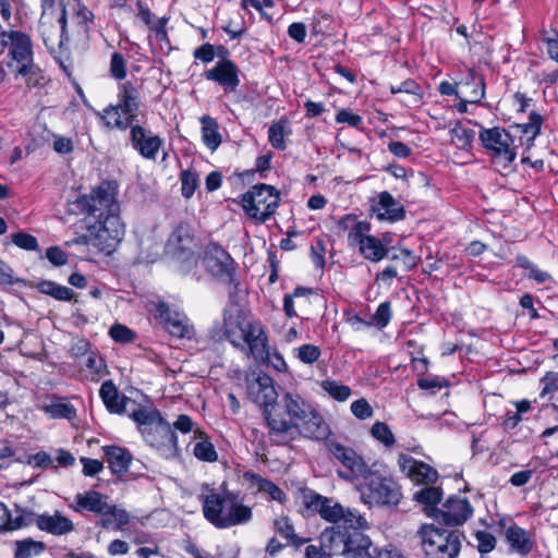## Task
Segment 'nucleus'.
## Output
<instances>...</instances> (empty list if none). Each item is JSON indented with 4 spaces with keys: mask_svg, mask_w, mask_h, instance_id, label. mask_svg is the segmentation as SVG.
Segmentation results:
<instances>
[{
    "mask_svg": "<svg viewBox=\"0 0 558 558\" xmlns=\"http://www.w3.org/2000/svg\"><path fill=\"white\" fill-rule=\"evenodd\" d=\"M270 440L288 445L299 436L324 438L328 433L323 417L299 396L287 392L281 400L264 409Z\"/></svg>",
    "mask_w": 558,
    "mask_h": 558,
    "instance_id": "f257e3e1",
    "label": "nucleus"
},
{
    "mask_svg": "<svg viewBox=\"0 0 558 558\" xmlns=\"http://www.w3.org/2000/svg\"><path fill=\"white\" fill-rule=\"evenodd\" d=\"M204 517L218 529L246 523L252 518L251 508L241 505L230 493L209 494L203 501Z\"/></svg>",
    "mask_w": 558,
    "mask_h": 558,
    "instance_id": "f03ea898",
    "label": "nucleus"
},
{
    "mask_svg": "<svg viewBox=\"0 0 558 558\" xmlns=\"http://www.w3.org/2000/svg\"><path fill=\"white\" fill-rule=\"evenodd\" d=\"M117 183L104 181L93 189L88 195H83L69 204V211L74 215H87L104 218L107 215H119L117 202Z\"/></svg>",
    "mask_w": 558,
    "mask_h": 558,
    "instance_id": "7ed1b4c3",
    "label": "nucleus"
},
{
    "mask_svg": "<svg viewBox=\"0 0 558 558\" xmlns=\"http://www.w3.org/2000/svg\"><path fill=\"white\" fill-rule=\"evenodd\" d=\"M118 98L116 106L104 110L102 120L108 128L126 130L137 118L140 93L131 82H125L119 88Z\"/></svg>",
    "mask_w": 558,
    "mask_h": 558,
    "instance_id": "20e7f679",
    "label": "nucleus"
},
{
    "mask_svg": "<svg viewBox=\"0 0 558 558\" xmlns=\"http://www.w3.org/2000/svg\"><path fill=\"white\" fill-rule=\"evenodd\" d=\"M360 486L361 499L364 504L376 506H397L402 494L399 485L391 478L369 469Z\"/></svg>",
    "mask_w": 558,
    "mask_h": 558,
    "instance_id": "39448f33",
    "label": "nucleus"
},
{
    "mask_svg": "<svg viewBox=\"0 0 558 558\" xmlns=\"http://www.w3.org/2000/svg\"><path fill=\"white\" fill-rule=\"evenodd\" d=\"M422 547L429 558H456L461 548L460 534L435 525H424L421 531Z\"/></svg>",
    "mask_w": 558,
    "mask_h": 558,
    "instance_id": "423d86ee",
    "label": "nucleus"
},
{
    "mask_svg": "<svg viewBox=\"0 0 558 558\" xmlns=\"http://www.w3.org/2000/svg\"><path fill=\"white\" fill-rule=\"evenodd\" d=\"M0 46L9 48L11 60L7 66L16 75L26 76L33 71V50L31 38L19 31H2Z\"/></svg>",
    "mask_w": 558,
    "mask_h": 558,
    "instance_id": "0eeeda50",
    "label": "nucleus"
},
{
    "mask_svg": "<svg viewBox=\"0 0 558 558\" xmlns=\"http://www.w3.org/2000/svg\"><path fill=\"white\" fill-rule=\"evenodd\" d=\"M279 201L274 186L257 184L242 195V207L250 218L263 223L275 214Z\"/></svg>",
    "mask_w": 558,
    "mask_h": 558,
    "instance_id": "6e6552de",
    "label": "nucleus"
},
{
    "mask_svg": "<svg viewBox=\"0 0 558 558\" xmlns=\"http://www.w3.org/2000/svg\"><path fill=\"white\" fill-rule=\"evenodd\" d=\"M124 235V225L119 215H107L89 225L92 246L110 254Z\"/></svg>",
    "mask_w": 558,
    "mask_h": 558,
    "instance_id": "1a4fd4ad",
    "label": "nucleus"
},
{
    "mask_svg": "<svg viewBox=\"0 0 558 558\" xmlns=\"http://www.w3.org/2000/svg\"><path fill=\"white\" fill-rule=\"evenodd\" d=\"M326 445L329 452L343 466V470H338V475L341 478L354 482L361 477L363 478L368 473V465L353 448L347 447L333 439L328 440Z\"/></svg>",
    "mask_w": 558,
    "mask_h": 558,
    "instance_id": "9d476101",
    "label": "nucleus"
},
{
    "mask_svg": "<svg viewBox=\"0 0 558 558\" xmlns=\"http://www.w3.org/2000/svg\"><path fill=\"white\" fill-rule=\"evenodd\" d=\"M480 140L484 147L492 150L495 158L502 161L505 166L515 159V151L510 147L512 138L506 130L500 128L483 129Z\"/></svg>",
    "mask_w": 558,
    "mask_h": 558,
    "instance_id": "9b49d317",
    "label": "nucleus"
},
{
    "mask_svg": "<svg viewBox=\"0 0 558 558\" xmlns=\"http://www.w3.org/2000/svg\"><path fill=\"white\" fill-rule=\"evenodd\" d=\"M206 269L215 277L231 281L234 271L233 259L227 251L215 243L207 245L204 255Z\"/></svg>",
    "mask_w": 558,
    "mask_h": 558,
    "instance_id": "f8f14e48",
    "label": "nucleus"
},
{
    "mask_svg": "<svg viewBox=\"0 0 558 558\" xmlns=\"http://www.w3.org/2000/svg\"><path fill=\"white\" fill-rule=\"evenodd\" d=\"M246 393L254 403L264 409L275 403L278 398L271 377L265 373L246 378Z\"/></svg>",
    "mask_w": 558,
    "mask_h": 558,
    "instance_id": "ddd939ff",
    "label": "nucleus"
},
{
    "mask_svg": "<svg viewBox=\"0 0 558 558\" xmlns=\"http://www.w3.org/2000/svg\"><path fill=\"white\" fill-rule=\"evenodd\" d=\"M438 522L454 526L463 524L473 513V508L466 498L450 497L442 509H433Z\"/></svg>",
    "mask_w": 558,
    "mask_h": 558,
    "instance_id": "4468645a",
    "label": "nucleus"
},
{
    "mask_svg": "<svg viewBox=\"0 0 558 558\" xmlns=\"http://www.w3.org/2000/svg\"><path fill=\"white\" fill-rule=\"evenodd\" d=\"M194 239L186 223H179L170 234L167 251L179 260H189L194 255Z\"/></svg>",
    "mask_w": 558,
    "mask_h": 558,
    "instance_id": "2eb2a0df",
    "label": "nucleus"
},
{
    "mask_svg": "<svg viewBox=\"0 0 558 558\" xmlns=\"http://www.w3.org/2000/svg\"><path fill=\"white\" fill-rule=\"evenodd\" d=\"M304 505L307 509L319 513L323 519L335 523V525L340 524L341 518L344 515V508L340 504L312 490L304 494Z\"/></svg>",
    "mask_w": 558,
    "mask_h": 558,
    "instance_id": "dca6fc26",
    "label": "nucleus"
},
{
    "mask_svg": "<svg viewBox=\"0 0 558 558\" xmlns=\"http://www.w3.org/2000/svg\"><path fill=\"white\" fill-rule=\"evenodd\" d=\"M144 437L153 447L166 448L169 451L178 450V438L175 432L161 416L151 427H149L148 432H144Z\"/></svg>",
    "mask_w": 558,
    "mask_h": 558,
    "instance_id": "f3484780",
    "label": "nucleus"
},
{
    "mask_svg": "<svg viewBox=\"0 0 558 558\" xmlns=\"http://www.w3.org/2000/svg\"><path fill=\"white\" fill-rule=\"evenodd\" d=\"M158 314L166 329L172 337L180 339H192L194 337V328L189 324V319L185 315L171 313L165 304L159 305Z\"/></svg>",
    "mask_w": 558,
    "mask_h": 558,
    "instance_id": "a211bd4d",
    "label": "nucleus"
},
{
    "mask_svg": "<svg viewBox=\"0 0 558 558\" xmlns=\"http://www.w3.org/2000/svg\"><path fill=\"white\" fill-rule=\"evenodd\" d=\"M398 463L402 472L417 483L433 484L438 477L435 469L411 456L400 454Z\"/></svg>",
    "mask_w": 558,
    "mask_h": 558,
    "instance_id": "6ab92c4d",
    "label": "nucleus"
},
{
    "mask_svg": "<svg viewBox=\"0 0 558 558\" xmlns=\"http://www.w3.org/2000/svg\"><path fill=\"white\" fill-rule=\"evenodd\" d=\"M247 323L238 308L236 305H230L223 311V336L234 345L235 348L243 349L241 343V336L245 331Z\"/></svg>",
    "mask_w": 558,
    "mask_h": 558,
    "instance_id": "aec40b11",
    "label": "nucleus"
},
{
    "mask_svg": "<svg viewBox=\"0 0 558 558\" xmlns=\"http://www.w3.org/2000/svg\"><path fill=\"white\" fill-rule=\"evenodd\" d=\"M238 68L231 60H221L205 73L209 81H215L225 87L226 90L233 92L238 87L240 80Z\"/></svg>",
    "mask_w": 558,
    "mask_h": 558,
    "instance_id": "412c9836",
    "label": "nucleus"
},
{
    "mask_svg": "<svg viewBox=\"0 0 558 558\" xmlns=\"http://www.w3.org/2000/svg\"><path fill=\"white\" fill-rule=\"evenodd\" d=\"M241 341L248 347L250 354L257 361H263L268 356L267 338L259 324L247 323Z\"/></svg>",
    "mask_w": 558,
    "mask_h": 558,
    "instance_id": "4be33fe9",
    "label": "nucleus"
},
{
    "mask_svg": "<svg viewBox=\"0 0 558 558\" xmlns=\"http://www.w3.org/2000/svg\"><path fill=\"white\" fill-rule=\"evenodd\" d=\"M460 99L464 102L477 104L485 94V82L482 75L469 70L464 77L458 82Z\"/></svg>",
    "mask_w": 558,
    "mask_h": 558,
    "instance_id": "5701e85b",
    "label": "nucleus"
},
{
    "mask_svg": "<svg viewBox=\"0 0 558 558\" xmlns=\"http://www.w3.org/2000/svg\"><path fill=\"white\" fill-rule=\"evenodd\" d=\"M131 141L134 148L147 159H156L162 145V140L159 136H147L146 131L140 125L132 126Z\"/></svg>",
    "mask_w": 558,
    "mask_h": 558,
    "instance_id": "b1692460",
    "label": "nucleus"
},
{
    "mask_svg": "<svg viewBox=\"0 0 558 558\" xmlns=\"http://www.w3.org/2000/svg\"><path fill=\"white\" fill-rule=\"evenodd\" d=\"M372 542L362 531L349 530L342 556L344 558H375L371 553Z\"/></svg>",
    "mask_w": 558,
    "mask_h": 558,
    "instance_id": "393cba45",
    "label": "nucleus"
},
{
    "mask_svg": "<svg viewBox=\"0 0 558 558\" xmlns=\"http://www.w3.org/2000/svg\"><path fill=\"white\" fill-rule=\"evenodd\" d=\"M349 530H343L341 524L327 527L320 534V544L324 550L328 553V556L343 554Z\"/></svg>",
    "mask_w": 558,
    "mask_h": 558,
    "instance_id": "a878e982",
    "label": "nucleus"
},
{
    "mask_svg": "<svg viewBox=\"0 0 558 558\" xmlns=\"http://www.w3.org/2000/svg\"><path fill=\"white\" fill-rule=\"evenodd\" d=\"M36 524L41 531H46L53 535H64L74 530L73 522L59 512L38 515Z\"/></svg>",
    "mask_w": 558,
    "mask_h": 558,
    "instance_id": "bb28decb",
    "label": "nucleus"
},
{
    "mask_svg": "<svg viewBox=\"0 0 558 558\" xmlns=\"http://www.w3.org/2000/svg\"><path fill=\"white\" fill-rule=\"evenodd\" d=\"M104 452L111 472L116 475L122 476L132 465V456L124 448L118 446H106L104 447Z\"/></svg>",
    "mask_w": 558,
    "mask_h": 558,
    "instance_id": "cd10ccee",
    "label": "nucleus"
},
{
    "mask_svg": "<svg viewBox=\"0 0 558 558\" xmlns=\"http://www.w3.org/2000/svg\"><path fill=\"white\" fill-rule=\"evenodd\" d=\"M99 395L107 408L111 413H123L126 403L130 401L129 398L121 396L112 380L102 383Z\"/></svg>",
    "mask_w": 558,
    "mask_h": 558,
    "instance_id": "c85d7f7f",
    "label": "nucleus"
},
{
    "mask_svg": "<svg viewBox=\"0 0 558 558\" xmlns=\"http://www.w3.org/2000/svg\"><path fill=\"white\" fill-rule=\"evenodd\" d=\"M74 502L75 511H90L96 514H101V512L107 511L108 505L104 499V496L96 490H88L86 493L75 495Z\"/></svg>",
    "mask_w": 558,
    "mask_h": 558,
    "instance_id": "c756f323",
    "label": "nucleus"
},
{
    "mask_svg": "<svg viewBox=\"0 0 558 558\" xmlns=\"http://www.w3.org/2000/svg\"><path fill=\"white\" fill-rule=\"evenodd\" d=\"M378 218L390 221H398L404 217V208L391 194L383 192L379 194Z\"/></svg>",
    "mask_w": 558,
    "mask_h": 558,
    "instance_id": "7c9ffc66",
    "label": "nucleus"
},
{
    "mask_svg": "<svg viewBox=\"0 0 558 558\" xmlns=\"http://www.w3.org/2000/svg\"><path fill=\"white\" fill-rule=\"evenodd\" d=\"M100 515V524L107 530H121L130 520L125 510L109 504L107 505V511L101 512Z\"/></svg>",
    "mask_w": 558,
    "mask_h": 558,
    "instance_id": "2f4dec72",
    "label": "nucleus"
},
{
    "mask_svg": "<svg viewBox=\"0 0 558 558\" xmlns=\"http://www.w3.org/2000/svg\"><path fill=\"white\" fill-rule=\"evenodd\" d=\"M506 538L511 548L521 554H527L532 549V542L529 538L526 531L518 525H511L506 531Z\"/></svg>",
    "mask_w": 558,
    "mask_h": 558,
    "instance_id": "473e14b6",
    "label": "nucleus"
},
{
    "mask_svg": "<svg viewBox=\"0 0 558 558\" xmlns=\"http://www.w3.org/2000/svg\"><path fill=\"white\" fill-rule=\"evenodd\" d=\"M202 123V137L205 145L211 149L216 150L221 143V136L218 132V123L216 120L209 116H203L201 118Z\"/></svg>",
    "mask_w": 558,
    "mask_h": 558,
    "instance_id": "72a5a7b5",
    "label": "nucleus"
},
{
    "mask_svg": "<svg viewBox=\"0 0 558 558\" xmlns=\"http://www.w3.org/2000/svg\"><path fill=\"white\" fill-rule=\"evenodd\" d=\"M391 93L403 95L402 101L412 106H417L422 99L421 86L413 80H407L397 86L392 85Z\"/></svg>",
    "mask_w": 558,
    "mask_h": 558,
    "instance_id": "f704fd0d",
    "label": "nucleus"
},
{
    "mask_svg": "<svg viewBox=\"0 0 558 558\" xmlns=\"http://www.w3.org/2000/svg\"><path fill=\"white\" fill-rule=\"evenodd\" d=\"M291 132L289 121L281 119L270 125L268 130V141L274 148L284 150L287 148L284 137L290 135Z\"/></svg>",
    "mask_w": 558,
    "mask_h": 558,
    "instance_id": "c9c22d12",
    "label": "nucleus"
},
{
    "mask_svg": "<svg viewBox=\"0 0 558 558\" xmlns=\"http://www.w3.org/2000/svg\"><path fill=\"white\" fill-rule=\"evenodd\" d=\"M360 253L368 260L379 262L388 256L389 250L385 247L379 239L369 235L361 245Z\"/></svg>",
    "mask_w": 558,
    "mask_h": 558,
    "instance_id": "e433bc0d",
    "label": "nucleus"
},
{
    "mask_svg": "<svg viewBox=\"0 0 558 558\" xmlns=\"http://www.w3.org/2000/svg\"><path fill=\"white\" fill-rule=\"evenodd\" d=\"M39 292L47 294L58 301H71L74 296L72 289L56 283L54 281L44 280L38 283Z\"/></svg>",
    "mask_w": 558,
    "mask_h": 558,
    "instance_id": "4c0bfd02",
    "label": "nucleus"
},
{
    "mask_svg": "<svg viewBox=\"0 0 558 558\" xmlns=\"http://www.w3.org/2000/svg\"><path fill=\"white\" fill-rule=\"evenodd\" d=\"M45 544L32 538H25L15 542V558H32L40 555L45 550Z\"/></svg>",
    "mask_w": 558,
    "mask_h": 558,
    "instance_id": "58836bf2",
    "label": "nucleus"
},
{
    "mask_svg": "<svg viewBox=\"0 0 558 558\" xmlns=\"http://www.w3.org/2000/svg\"><path fill=\"white\" fill-rule=\"evenodd\" d=\"M274 529L277 533L287 538L291 544L299 547L306 543L307 539L300 538L295 533L292 523L287 517H280L275 520Z\"/></svg>",
    "mask_w": 558,
    "mask_h": 558,
    "instance_id": "ea45409f",
    "label": "nucleus"
},
{
    "mask_svg": "<svg viewBox=\"0 0 558 558\" xmlns=\"http://www.w3.org/2000/svg\"><path fill=\"white\" fill-rule=\"evenodd\" d=\"M451 142L461 149L470 148L475 137V131L457 124L451 131Z\"/></svg>",
    "mask_w": 558,
    "mask_h": 558,
    "instance_id": "a19ab883",
    "label": "nucleus"
},
{
    "mask_svg": "<svg viewBox=\"0 0 558 558\" xmlns=\"http://www.w3.org/2000/svg\"><path fill=\"white\" fill-rule=\"evenodd\" d=\"M160 413L157 411H146L145 409L134 410L131 417L138 423L142 434L148 432L156 421L160 417Z\"/></svg>",
    "mask_w": 558,
    "mask_h": 558,
    "instance_id": "79ce46f5",
    "label": "nucleus"
},
{
    "mask_svg": "<svg viewBox=\"0 0 558 558\" xmlns=\"http://www.w3.org/2000/svg\"><path fill=\"white\" fill-rule=\"evenodd\" d=\"M543 118L538 113L532 112L527 123L518 125L523 134H530L527 138L529 145H532L535 137L539 134Z\"/></svg>",
    "mask_w": 558,
    "mask_h": 558,
    "instance_id": "37998d69",
    "label": "nucleus"
},
{
    "mask_svg": "<svg viewBox=\"0 0 558 558\" xmlns=\"http://www.w3.org/2000/svg\"><path fill=\"white\" fill-rule=\"evenodd\" d=\"M322 388L338 401L347 400L351 395V389L336 380H324Z\"/></svg>",
    "mask_w": 558,
    "mask_h": 558,
    "instance_id": "c03bdc74",
    "label": "nucleus"
},
{
    "mask_svg": "<svg viewBox=\"0 0 558 558\" xmlns=\"http://www.w3.org/2000/svg\"><path fill=\"white\" fill-rule=\"evenodd\" d=\"M340 524L343 530L362 531L367 527L365 518L350 509H344V515L341 518Z\"/></svg>",
    "mask_w": 558,
    "mask_h": 558,
    "instance_id": "a18cd8bd",
    "label": "nucleus"
},
{
    "mask_svg": "<svg viewBox=\"0 0 558 558\" xmlns=\"http://www.w3.org/2000/svg\"><path fill=\"white\" fill-rule=\"evenodd\" d=\"M193 453L198 460L206 462H215L218 459L214 445L206 439L195 444Z\"/></svg>",
    "mask_w": 558,
    "mask_h": 558,
    "instance_id": "49530a36",
    "label": "nucleus"
},
{
    "mask_svg": "<svg viewBox=\"0 0 558 558\" xmlns=\"http://www.w3.org/2000/svg\"><path fill=\"white\" fill-rule=\"evenodd\" d=\"M368 231L369 225L367 222L361 221L353 223V227L348 234L349 244L351 246H359L360 250L361 245H363V242H365V239L369 236L366 234Z\"/></svg>",
    "mask_w": 558,
    "mask_h": 558,
    "instance_id": "de8ad7c7",
    "label": "nucleus"
},
{
    "mask_svg": "<svg viewBox=\"0 0 558 558\" xmlns=\"http://www.w3.org/2000/svg\"><path fill=\"white\" fill-rule=\"evenodd\" d=\"M414 499L426 506H433L440 501L441 492L437 487H424L414 494Z\"/></svg>",
    "mask_w": 558,
    "mask_h": 558,
    "instance_id": "09e8293b",
    "label": "nucleus"
},
{
    "mask_svg": "<svg viewBox=\"0 0 558 558\" xmlns=\"http://www.w3.org/2000/svg\"><path fill=\"white\" fill-rule=\"evenodd\" d=\"M373 437L385 446H392L396 441L395 436L386 423L376 422L371 429Z\"/></svg>",
    "mask_w": 558,
    "mask_h": 558,
    "instance_id": "8fccbe9b",
    "label": "nucleus"
},
{
    "mask_svg": "<svg viewBox=\"0 0 558 558\" xmlns=\"http://www.w3.org/2000/svg\"><path fill=\"white\" fill-rule=\"evenodd\" d=\"M45 411L53 418H69L75 416V409L69 403H52Z\"/></svg>",
    "mask_w": 558,
    "mask_h": 558,
    "instance_id": "3c124183",
    "label": "nucleus"
},
{
    "mask_svg": "<svg viewBox=\"0 0 558 558\" xmlns=\"http://www.w3.org/2000/svg\"><path fill=\"white\" fill-rule=\"evenodd\" d=\"M256 485L259 490L269 494L271 499L282 502L286 499V494L272 482L262 478L259 476L255 477Z\"/></svg>",
    "mask_w": 558,
    "mask_h": 558,
    "instance_id": "603ef678",
    "label": "nucleus"
},
{
    "mask_svg": "<svg viewBox=\"0 0 558 558\" xmlns=\"http://www.w3.org/2000/svg\"><path fill=\"white\" fill-rule=\"evenodd\" d=\"M181 191L185 198H190L197 187V175L191 170H183L180 174Z\"/></svg>",
    "mask_w": 558,
    "mask_h": 558,
    "instance_id": "864d4df0",
    "label": "nucleus"
},
{
    "mask_svg": "<svg viewBox=\"0 0 558 558\" xmlns=\"http://www.w3.org/2000/svg\"><path fill=\"white\" fill-rule=\"evenodd\" d=\"M296 356L306 364H312L318 360L320 350L314 344H303L296 350Z\"/></svg>",
    "mask_w": 558,
    "mask_h": 558,
    "instance_id": "5fc2aeb1",
    "label": "nucleus"
},
{
    "mask_svg": "<svg viewBox=\"0 0 558 558\" xmlns=\"http://www.w3.org/2000/svg\"><path fill=\"white\" fill-rule=\"evenodd\" d=\"M110 73L116 80H123L126 75V63L123 56L114 52L110 60Z\"/></svg>",
    "mask_w": 558,
    "mask_h": 558,
    "instance_id": "6e6d98bb",
    "label": "nucleus"
},
{
    "mask_svg": "<svg viewBox=\"0 0 558 558\" xmlns=\"http://www.w3.org/2000/svg\"><path fill=\"white\" fill-rule=\"evenodd\" d=\"M12 242L23 250H27V251L38 250L37 239L28 233L17 232V233L12 234Z\"/></svg>",
    "mask_w": 558,
    "mask_h": 558,
    "instance_id": "4d7b16f0",
    "label": "nucleus"
},
{
    "mask_svg": "<svg viewBox=\"0 0 558 558\" xmlns=\"http://www.w3.org/2000/svg\"><path fill=\"white\" fill-rule=\"evenodd\" d=\"M83 364L95 375H100L106 368L104 359L95 351H90Z\"/></svg>",
    "mask_w": 558,
    "mask_h": 558,
    "instance_id": "13d9d810",
    "label": "nucleus"
},
{
    "mask_svg": "<svg viewBox=\"0 0 558 558\" xmlns=\"http://www.w3.org/2000/svg\"><path fill=\"white\" fill-rule=\"evenodd\" d=\"M22 525V518L16 517L15 519H12L7 507L3 504H0V529L14 530L21 527Z\"/></svg>",
    "mask_w": 558,
    "mask_h": 558,
    "instance_id": "bf43d9fd",
    "label": "nucleus"
},
{
    "mask_svg": "<svg viewBox=\"0 0 558 558\" xmlns=\"http://www.w3.org/2000/svg\"><path fill=\"white\" fill-rule=\"evenodd\" d=\"M390 172L397 179H404V180L411 179L413 183L427 184V178L423 173L418 172V173L414 174L413 172H411V174L409 175L407 170L401 166L390 167Z\"/></svg>",
    "mask_w": 558,
    "mask_h": 558,
    "instance_id": "052dcab7",
    "label": "nucleus"
},
{
    "mask_svg": "<svg viewBox=\"0 0 558 558\" xmlns=\"http://www.w3.org/2000/svg\"><path fill=\"white\" fill-rule=\"evenodd\" d=\"M109 333L112 337V339L118 342L126 343L133 341L134 339V332L130 328L120 324L113 325L110 328Z\"/></svg>",
    "mask_w": 558,
    "mask_h": 558,
    "instance_id": "680f3d73",
    "label": "nucleus"
},
{
    "mask_svg": "<svg viewBox=\"0 0 558 558\" xmlns=\"http://www.w3.org/2000/svg\"><path fill=\"white\" fill-rule=\"evenodd\" d=\"M477 539V547L480 553L485 554L489 553L495 548L496 545V538L493 536V534L486 532V531H478L475 534Z\"/></svg>",
    "mask_w": 558,
    "mask_h": 558,
    "instance_id": "e2e57ef3",
    "label": "nucleus"
},
{
    "mask_svg": "<svg viewBox=\"0 0 558 558\" xmlns=\"http://www.w3.org/2000/svg\"><path fill=\"white\" fill-rule=\"evenodd\" d=\"M352 413L360 420L369 418L373 415V409L366 399H359L351 404Z\"/></svg>",
    "mask_w": 558,
    "mask_h": 558,
    "instance_id": "0e129e2a",
    "label": "nucleus"
},
{
    "mask_svg": "<svg viewBox=\"0 0 558 558\" xmlns=\"http://www.w3.org/2000/svg\"><path fill=\"white\" fill-rule=\"evenodd\" d=\"M390 317H391L390 305L388 302H385V303H381L377 307V310L373 316V320L376 326H378L379 328H384L385 326L388 325Z\"/></svg>",
    "mask_w": 558,
    "mask_h": 558,
    "instance_id": "69168bd1",
    "label": "nucleus"
},
{
    "mask_svg": "<svg viewBox=\"0 0 558 558\" xmlns=\"http://www.w3.org/2000/svg\"><path fill=\"white\" fill-rule=\"evenodd\" d=\"M388 257L391 260H402L407 269L415 267L417 263L413 252L408 248H402L398 253H393L391 255L388 254Z\"/></svg>",
    "mask_w": 558,
    "mask_h": 558,
    "instance_id": "338daca9",
    "label": "nucleus"
},
{
    "mask_svg": "<svg viewBox=\"0 0 558 558\" xmlns=\"http://www.w3.org/2000/svg\"><path fill=\"white\" fill-rule=\"evenodd\" d=\"M166 23H167V19L161 17L151 25L150 29H151V32L154 34V38L157 43H159L160 45H162L165 43L167 46H169L168 35H167V31H166Z\"/></svg>",
    "mask_w": 558,
    "mask_h": 558,
    "instance_id": "774afa93",
    "label": "nucleus"
}]
</instances>
